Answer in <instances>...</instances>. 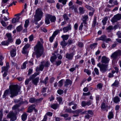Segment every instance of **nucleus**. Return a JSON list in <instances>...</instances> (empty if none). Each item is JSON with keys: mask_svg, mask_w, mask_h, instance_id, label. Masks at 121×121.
Segmentation results:
<instances>
[{"mask_svg": "<svg viewBox=\"0 0 121 121\" xmlns=\"http://www.w3.org/2000/svg\"><path fill=\"white\" fill-rule=\"evenodd\" d=\"M22 52L23 54H27L28 53V52L27 51V49L25 48H23L22 49Z\"/></svg>", "mask_w": 121, "mask_h": 121, "instance_id": "47", "label": "nucleus"}, {"mask_svg": "<svg viewBox=\"0 0 121 121\" xmlns=\"http://www.w3.org/2000/svg\"><path fill=\"white\" fill-rule=\"evenodd\" d=\"M72 82L69 79H66L64 82V86L66 87H67L68 86L72 84Z\"/></svg>", "mask_w": 121, "mask_h": 121, "instance_id": "13", "label": "nucleus"}, {"mask_svg": "<svg viewBox=\"0 0 121 121\" xmlns=\"http://www.w3.org/2000/svg\"><path fill=\"white\" fill-rule=\"evenodd\" d=\"M14 102L15 103H19L18 104H20V105L23 104V101H21L20 100H17L16 99L14 100Z\"/></svg>", "mask_w": 121, "mask_h": 121, "instance_id": "37", "label": "nucleus"}, {"mask_svg": "<svg viewBox=\"0 0 121 121\" xmlns=\"http://www.w3.org/2000/svg\"><path fill=\"white\" fill-rule=\"evenodd\" d=\"M69 9L72 10H73L75 12H77V9L74 5H73L71 7H69Z\"/></svg>", "mask_w": 121, "mask_h": 121, "instance_id": "30", "label": "nucleus"}, {"mask_svg": "<svg viewBox=\"0 0 121 121\" xmlns=\"http://www.w3.org/2000/svg\"><path fill=\"white\" fill-rule=\"evenodd\" d=\"M20 105V104H16L12 107V109L13 110H15L19 107Z\"/></svg>", "mask_w": 121, "mask_h": 121, "instance_id": "45", "label": "nucleus"}, {"mask_svg": "<svg viewBox=\"0 0 121 121\" xmlns=\"http://www.w3.org/2000/svg\"><path fill=\"white\" fill-rule=\"evenodd\" d=\"M64 80V79H61L60 81L58 82L59 84L58 86L59 87H61L63 85V82Z\"/></svg>", "mask_w": 121, "mask_h": 121, "instance_id": "46", "label": "nucleus"}, {"mask_svg": "<svg viewBox=\"0 0 121 121\" xmlns=\"http://www.w3.org/2000/svg\"><path fill=\"white\" fill-rule=\"evenodd\" d=\"M109 59L105 56L102 57L101 62L102 63L105 64L108 63L109 61Z\"/></svg>", "mask_w": 121, "mask_h": 121, "instance_id": "9", "label": "nucleus"}, {"mask_svg": "<svg viewBox=\"0 0 121 121\" xmlns=\"http://www.w3.org/2000/svg\"><path fill=\"white\" fill-rule=\"evenodd\" d=\"M42 63L44 66L47 67L49 66L50 65L48 61H43L41 62Z\"/></svg>", "mask_w": 121, "mask_h": 121, "instance_id": "22", "label": "nucleus"}, {"mask_svg": "<svg viewBox=\"0 0 121 121\" xmlns=\"http://www.w3.org/2000/svg\"><path fill=\"white\" fill-rule=\"evenodd\" d=\"M113 101L115 104H117L120 102V99L118 96H116L113 98Z\"/></svg>", "mask_w": 121, "mask_h": 121, "instance_id": "18", "label": "nucleus"}, {"mask_svg": "<svg viewBox=\"0 0 121 121\" xmlns=\"http://www.w3.org/2000/svg\"><path fill=\"white\" fill-rule=\"evenodd\" d=\"M30 80V79L29 78L26 79L25 81V84L26 85H28L29 84V81Z\"/></svg>", "mask_w": 121, "mask_h": 121, "instance_id": "62", "label": "nucleus"}, {"mask_svg": "<svg viewBox=\"0 0 121 121\" xmlns=\"http://www.w3.org/2000/svg\"><path fill=\"white\" fill-rule=\"evenodd\" d=\"M60 45L62 46V48H64L68 45L67 42H66L65 41L63 40L60 42Z\"/></svg>", "mask_w": 121, "mask_h": 121, "instance_id": "24", "label": "nucleus"}, {"mask_svg": "<svg viewBox=\"0 0 121 121\" xmlns=\"http://www.w3.org/2000/svg\"><path fill=\"white\" fill-rule=\"evenodd\" d=\"M42 45L40 42H38L37 44L34 48V50L36 52V57L37 58L40 56L43 53Z\"/></svg>", "mask_w": 121, "mask_h": 121, "instance_id": "2", "label": "nucleus"}, {"mask_svg": "<svg viewBox=\"0 0 121 121\" xmlns=\"http://www.w3.org/2000/svg\"><path fill=\"white\" fill-rule=\"evenodd\" d=\"M9 89L6 90L4 92L3 96V98H6L10 94L11 95L10 97L13 98L14 96H17L18 94V92L20 90V88H18V85H13L9 87Z\"/></svg>", "mask_w": 121, "mask_h": 121, "instance_id": "1", "label": "nucleus"}, {"mask_svg": "<svg viewBox=\"0 0 121 121\" xmlns=\"http://www.w3.org/2000/svg\"><path fill=\"white\" fill-rule=\"evenodd\" d=\"M121 55V52L119 50L114 52L111 56V57L113 59H116L118 56Z\"/></svg>", "mask_w": 121, "mask_h": 121, "instance_id": "7", "label": "nucleus"}, {"mask_svg": "<svg viewBox=\"0 0 121 121\" xmlns=\"http://www.w3.org/2000/svg\"><path fill=\"white\" fill-rule=\"evenodd\" d=\"M72 26L71 25L69 24L66 26L64 27L63 28V30L64 33H66L69 30H71Z\"/></svg>", "mask_w": 121, "mask_h": 121, "instance_id": "8", "label": "nucleus"}, {"mask_svg": "<svg viewBox=\"0 0 121 121\" xmlns=\"http://www.w3.org/2000/svg\"><path fill=\"white\" fill-rule=\"evenodd\" d=\"M59 107V105L57 104H54L51 105V107L54 109H56Z\"/></svg>", "mask_w": 121, "mask_h": 121, "instance_id": "28", "label": "nucleus"}, {"mask_svg": "<svg viewBox=\"0 0 121 121\" xmlns=\"http://www.w3.org/2000/svg\"><path fill=\"white\" fill-rule=\"evenodd\" d=\"M69 36V35H63L61 36V38L63 40L65 41L68 39Z\"/></svg>", "mask_w": 121, "mask_h": 121, "instance_id": "26", "label": "nucleus"}, {"mask_svg": "<svg viewBox=\"0 0 121 121\" xmlns=\"http://www.w3.org/2000/svg\"><path fill=\"white\" fill-rule=\"evenodd\" d=\"M74 43V42L73 40H72L70 39H69L67 42V44L68 45V46H69L72 43Z\"/></svg>", "mask_w": 121, "mask_h": 121, "instance_id": "41", "label": "nucleus"}, {"mask_svg": "<svg viewBox=\"0 0 121 121\" xmlns=\"http://www.w3.org/2000/svg\"><path fill=\"white\" fill-rule=\"evenodd\" d=\"M74 54L73 53H67L66 54V58L69 60H72Z\"/></svg>", "mask_w": 121, "mask_h": 121, "instance_id": "12", "label": "nucleus"}, {"mask_svg": "<svg viewBox=\"0 0 121 121\" xmlns=\"http://www.w3.org/2000/svg\"><path fill=\"white\" fill-rule=\"evenodd\" d=\"M97 66L100 69V70L102 73H104L106 72L108 70V65L101 64L99 63L97 64Z\"/></svg>", "mask_w": 121, "mask_h": 121, "instance_id": "4", "label": "nucleus"}, {"mask_svg": "<svg viewBox=\"0 0 121 121\" xmlns=\"http://www.w3.org/2000/svg\"><path fill=\"white\" fill-rule=\"evenodd\" d=\"M35 105H32L30 106L28 108L27 112H31L35 108Z\"/></svg>", "mask_w": 121, "mask_h": 121, "instance_id": "16", "label": "nucleus"}, {"mask_svg": "<svg viewBox=\"0 0 121 121\" xmlns=\"http://www.w3.org/2000/svg\"><path fill=\"white\" fill-rule=\"evenodd\" d=\"M85 7L91 11H94V9L89 5H86L85 6Z\"/></svg>", "mask_w": 121, "mask_h": 121, "instance_id": "32", "label": "nucleus"}, {"mask_svg": "<svg viewBox=\"0 0 121 121\" xmlns=\"http://www.w3.org/2000/svg\"><path fill=\"white\" fill-rule=\"evenodd\" d=\"M29 22V21L28 20H26L25 21V23L24 24V27L25 28H27Z\"/></svg>", "mask_w": 121, "mask_h": 121, "instance_id": "44", "label": "nucleus"}, {"mask_svg": "<svg viewBox=\"0 0 121 121\" xmlns=\"http://www.w3.org/2000/svg\"><path fill=\"white\" fill-rule=\"evenodd\" d=\"M44 67V66L42 63V62H41L39 67H37L36 70L37 71H39V70L42 71Z\"/></svg>", "mask_w": 121, "mask_h": 121, "instance_id": "17", "label": "nucleus"}, {"mask_svg": "<svg viewBox=\"0 0 121 121\" xmlns=\"http://www.w3.org/2000/svg\"><path fill=\"white\" fill-rule=\"evenodd\" d=\"M94 71L96 75H98L99 74V70L97 68H95L94 69Z\"/></svg>", "mask_w": 121, "mask_h": 121, "instance_id": "52", "label": "nucleus"}, {"mask_svg": "<svg viewBox=\"0 0 121 121\" xmlns=\"http://www.w3.org/2000/svg\"><path fill=\"white\" fill-rule=\"evenodd\" d=\"M19 112L18 111V112H15V114L13 112H10L8 114L7 117H8L10 118L12 121H14L15 120L17 119V117L16 116V114H17Z\"/></svg>", "mask_w": 121, "mask_h": 121, "instance_id": "5", "label": "nucleus"}, {"mask_svg": "<svg viewBox=\"0 0 121 121\" xmlns=\"http://www.w3.org/2000/svg\"><path fill=\"white\" fill-rule=\"evenodd\" d=\"M113 117V114L112 112H110L109 113V114L108 116V118L110 119L112 118Z\"/></svg>", "mask_w": 121, "mask_h": 121, "instance_id": "31", "label": "nucleus"}, {"mask_svg": "<svg viewBox=\"0 0 121 121\" xmlns=\"http://www.w3.org/2000/svg\"><path fill=\"white\" fill-rule=\"evenodd\" d=\"M63 91L61 89L58 90L57 91L58 94L60 95L62 94L63 93Z\"/></svg>", "mask_w": 121, "mask_h": 121, "instance_id": "56", "label": "nucleus"}, {"mask_svg": "<svg viewBox=\"0 0 121 121\" xmlns=\"http://www.w3.org/2000/svg\"><path fill=\"white\" fill-rule=\"evenodd\" d=\"M3 116V112L1 111H0V121H2Z\"/></svg>", "mask_w": 121, "mask_h": 121, "instance_id": "59", "label": "nucleus"}, {"mask_svg": "<svg viewBox=\"0 0 121 121\" xmlns=\"http://www.w3.org/2000/svg\"><path fill=\"white\" fill-rule=\"evenodd\" d=\"M84 70V72L86 73L88 75H89L91 74V72L89 70L85 69Z\"/></svg>", "mask_w": 121, "mask_h": 121, "instance_id": "50", "label": "nucleus"}, {"mask_svg": "<svg viewBox=\"0 0 121 121\" xmlns=\"http://www.w3.org/2000/svg\"><path fill=\"white\" fill-rule=\"evenodd\" d=\"M16 29L17 32H20L22 30V27L21 25H20L17 27Z\"/></svg>", "mask_w": 121, "mask_h": 121, "instance_id": "39", "label": "nucleus"}, {"mask_svg": "<svg viewBox=\"0 0 121 121\" xmlns=\"http://www.w3.org/2000/svg\"><path fill=\"white\" fill-rule=\"evenodd\" d=\"M113 26H109L107 28V30H108V31H109L110 30H112L113 29Z\"/></svg>", "mask_w": 121, "mask_h": 121, "instance_id": "54", "label": "nucleus"}, {"mask_svg": "<svg viewBox=\"0 0 121 121\" xmlns=\"http://www.w3.org/2000/svg\"><path fill=\"white\" fill-rule=\"evenodd\" d=\"M30 44L27 43L25 45L23 48H25L27 49L29 48L30 47Z\"/></svg>", "mask_w": 121, "mask_h": 121, "instance_id": "55", "label": "nucleus"}, {"mask_svg": "<svg viewBox=\"0 0 121 121\" xmlns=\"http://www.w3.org/2000/svg\"><path fill=\"white\" fill-rule=\"evenodd\" d=\"M76 3L79 5H81L82 4V2L79 1V0H77Z\"/></svg>", "mask_w": 121, "mask_h": 121, "instance_id": "60", "label": "nucleus"}, {"mask_svg": "<svg viewBox=\"0 0 121 121\" xmlns=\"http://www.w3.org/2000/svg\"><path fill=\"white\" fill-rule=\"evenodd\" d=\"M29 101L31 103H36V99L34 98H31L29 99Z\"/></svg>", "mask_w": 121, "mask_h": 121, "instance_id": "38", "label": "nucleus"}, {"mask_svg": "<svg viewBox=\"0 0 121 121\" xmlns=\"http://www.w3.org/2000/svg\"><path fill=\"white\" fill-rule=\"evenodd\" d=\"M121 19V14H117L114 15L111 20V22L114 23L117 22L118 21L120 20Z\"/></svg>", "mask_w": 121, "mask_h": 121, "instance_id": "6", "label": "nucleus"}, {"mask_svg": "<svg viewBox=\"0 0 121 121\" xmlns=\"http://www.w3.org/2000/svg\"><path fill=\"white\" fill-rule=\"evenodd\" d=\"M48 16H49L50 20L51 22H55L56 19V18L55 16L49 14H48Z\"/></svg>", "mask_w": 121, "mask_h": 121, "instance_id": "15", "label": "nucleus"}, {"mask_svg": "<svg viewBox=\"0 0 121 121\" xmlns=\"http://www.w3.org/2000/svg\"><path fill=\"white\" fill-rule=\"evenodd\" d=\"M27 115V113H26L22 114V119L23 121H25L26 119Z\"/></svg>", "mask_w": 121, "mask_h": 121, "instance_id": "25", "label": "nucleus"}, {"mask_svg": "<svg viewBox=\"0 0 121 121\" xmlns=\"http://www.w3.org/2000/svg\"><path fill=\"white\" fill-rule=\"evenodd\" d=\"M39 78L37 77L32 80V83L35 85H37L39 81Z\"/></svg>", "mask_w": 121, "mask_h": 121, "instance_id": "21", "label": "nucleus"}, {"mask_svg": "<svg viewBox=\"0 0 121 121\" xmlns=\"http://www.w3.org/2000/svg\"><path fill=\"white\" fill-rule=\"evenodd\" d=\"M79 10L80 13L81 14H83L84 13L85 11L83 7H80L79 8Z\"/></svg>", "mask_w": 121, "mask_h": 121, "instance_id": "36", "label": "nucleus"}, {"mask_svg": "<svg viewBox=\"0 0 121 121\" xmlns=\"http://www.w3.org/2000/svg\"><path fill=\"white\" fill-rule=\"evenodd\" d=\"M43 13L41 10L39 9H38L36 11L35 14L34 15V21L35 22V24H37L36 22L40 20L42 17Z\"/></svg>", "mask_w": 121, "mask_h": 121, "instance_id": "3", "label": "nucleus"}, {"mask_svg": "<svg viewBox=\"0 0 121 121\" xmlns=\"http://www.w3.org/2000/svg\"><path fill=\"white\" fill-rule=\"evenodd\" d=\"M10 42L8 40L6 41H2L1 43L2 45L3 46L8 45L9 44V42Z\"/></svg>", "mask_w": 121, "mask_h": 121, "instance_id": "29", "label": "nucleus"}, {"mask_svg": "<svg viewBox=\"0 0 121 121\" xmlns=\"http://www.w3.org/2000/svg\"><path fill=\"white\" fill-rule=\"evenodd\" d=\"M16 49L15 48L13 49L10 52V54L12 57L15 56L16 54Z\"/></svg>", "mask_w": 121, "mask_h": 121, "instance_id": "20", "label": "nucleus"}, {"mask_svg": "<svg viewBox=\"0 0 121 121\" xmlns=\"http://www.w3.org/2000/svg\"><path fill=\"white\" fill-rule=\"evenodd\" d=\"M1 23L2 24V25L4 27H5L7 26L5 22L3 21H2L1 22Z\"/></svg>", "mask_w": 121, "mask_h": 121, "instance_id": "63", "label": "nucleus"}, {"mask_svg": "<svg viewBox=\"0 0 121 121\" xmlns=\"http://www.w3.org/2000/svg\"><path fill=\"white\" fill-rule=\"evenodd\" d=\"M49 17L48 16V14H46L45 19V23L47 24H48L50 23L49 20Z\"/></svg>", "mask_w": 121, "mask_h": 121, "instance_id": "19", "label": "nucleus"}, {"mask_svg": "<svg viewBox=\"0 0 121 121\" xmlns=\"http://www.w3.org/2000/svg\"><path fill=\"white\" fill-rule=\"evenodd\" d=\"M67 1V0H59V2L61 3L63 5H65Z\"/></svg>", "mask_w": 121, "mask_h": 121, "instance_id": "43", "label": "nucleus"}, {"mask_svg": "<svg viewBox=\"0 0 121 121\" xmlns=\"http://www.w3.org/2000/svg\"><path fill=\"white\" fill-rule=\"evenodd\" d=\"M35 74L34 73V74L31 75L29 78L31 80L32 79L34 78L36 76Z\"/></svg>", "mask_w": 121, "mask_h": 121, "instance_id": "64", "label": "nucleus"}, {"mask_svg": "<svg viewBox=\"0 0 121 121\" xmlns=\"http://www.w3.org/2000/svg\"><path fill=\"white\" fill-rule=\"evenodd\" d=\"M119 84V82L117 80H115L114 82L112 85L111 86L117 87L118 86Z\"/></svg>", "mask_w": 121, "mask_h": 121, "instance_id": "33", "label": "nucleus"}, {"mask_svg": "<svg viewBox=\"0 0 121 121\" xmlns=\"http://www.w3.org/2000/svg\"><path fill=\"white\" fill-rule=\"evenodd\" d=\"M9 68V64L8 62L6 64V66H4L2 67L1 72L3 73V72H8V70Z\"/></svg>", "mask_w": 121, "mask_h": 121, "instance_id": "10", "label": "nucleus"}, {"mask_svg": "<svg viewBox=\"0 0 121 121\" xmlns=\"http://www.w3.org/2000/svg\"><path fill=\"white\" fill-rule=\"evenodd\" d=\"M121 27V25L120 24H117L114 26L113 28L115 29L118 28H120Z\"/></svg>", "mask_w": 121, "mask_h": 121, "instance_id": "51", "label": "nucleus"}, {"mask_svg": "<svg viewBox=\"0 0 121 121\" xmlns=\"http://www.w3.org/2000/svg\"><path fill=\"white\" fill-rule=\"evenodd\" d=\"M106 36L105 35H103L99 38H97V40H101L105 41Z\"/></svg>", "mask_w": 121, "mask_h": 121, "instance_id": "27", "label": "nucleus"}, {"mask_svg": "<svg viewBox=\"0 0 121 121\" xmlns=\"http://www.w3.org/2000/svg\"><path fill=\"white\" fill-rule=\"evenodd\" d=\"M64 19L66 20H68L69 19V18L68 17L67 14L65 13L63 15Z\"/></svg>", "mask_w": 121, "mask_h": 121, "instance_id": "40", "label": "nucleus"}, {"mask_svg": "<svg viewBox=\"0 0 121 121\" xmlns=\"http://www.w3.org/2000/svg\"><path fill=\"white\" fill-rule=\"evenodd\" d=\"M62 29H60L59 30H57L55 31L54 32L53 34L52 35V36H53L54 37H55L56 35H57L58 33H60V31H62Z\"/></svg>", "mask_w": 121, "mask_h": 121, "instance_id": "23", "label": "nucleus"}, {"mask_svg": "<svg viewBox=\"0 0 121 121\" xmlns=\"http://www.w3.org/2000/svg\"><path fill=\"white\" fill-rule=\"evenodd\" d=\"M97 44V43H94L91 44L90 45V47L92 49L94 48L95 47V46Z\"/></svg>", "mask_w": 121, "mask_h": 121, "instance_id": "49", "label": "nucleus"}, {"mask_svg": "<svg viewBox=\"0 0 121 121\" xmlns=\"http://www.w3.org/2000/svg\"><path fill=\"white\" fill-rule=\"evenodd\" d=\"M57 58V57L56 55H54L51 57V58L50 60L51 62L52 63Z\"/></svg>", "mask_w": 121, "mask_h": 121, "instance_id": "34", "label": "nucleus"}, {"mask_svg": "<svg viewBox=\"0 0 121 121\" xmlns=\"http://www.w3.org/2000/svg\"><path fill=\"white\" fill-rule=\"evenodd\" d=\"M21 43V41L20 39H18L16 40V44L19 45Z\"/></svg>", "mask_w": 121, "mask_h": 121, "instance_id": "57", "label": "nucleus"}, {"mask_svg": "<svg viewBox=\"0 0 121 121\" xmlns=\"http://www.w3.org/2000/svg\"><path fill=\"white\" fill-rule=\"evenodd\" d=\"M69 115L68 113H65L61 114L60 116L61 117H63L65 118H67L68 117Z\"/></svg>", "mask_w": 121, "mask_h": 121, "instance_id": "48", "label": "nucleus"}, {"mask_svg": "<svg viewBox=\"0 0 121 121\" xmlns=\"http://www.w3.org/2000/svg\"><path fill=\"white\" fill-rule=\"evenodd\" d=\"M103 86V85L101 83H99L98 84L97 86V87L99 89H101Z\"/></svg>", "mask_w": 121, "mask_h": 121, "instance_id": "53", "label": "nucleus"}, {"mask_svg": "<svg viewBox=\"0 0 121 121\" xmlns=\"http://www.w3.org/2000/svg\"><path fill=\"white\" fill-rule=\"evenodd\" d=\"M6 36H7L8 38L7 40L10 42H12L13 41L12 39V35L10 33H8L6 34Z\"/></svg>", "mask_w": 121, "mask_h": 121, "instance_id": "14", "label": "nucleus"}, {"mask_svg": "<svg viewBox=\"0 0 121 121\" xmlns=\"http://www.w3.org/2000/svg\"><path fill=\"white\" fill-rule=\"evenodd\" d=\"M28 63V61H26L23 64L22 66V68L24 69L26 68V64Z\"/></svg>", "mask_w": 121, "mask_h": 121, "instance_id": "58", "label": "nucleus"}, {"mask_svg": "<svg viewBox=\"0 0 121 121\" xmlns=\"http://www.w3.org/2000/svg\"><path fill=\"white\" fill-rule=\"evenodd\" d=\"M48 79L49 78L48 77H46L45 79L42 81V82L44 83L45 85L48 82Z\"/></svg>", "mask_w": 121, "mask_h": 121, "instance_id": "42", "label": "nucleus"}, {"mask_svg": "<svg viewBox=\"0 0 121 121\" xmlns=\"http://www.w3.org/2000/svg\"><path fill=\"white\" fill-rule=\"evenodd\" d=\"M91 102L89 100L88 101L86 102L85 101H82V107H84L86 105L89 106L91 105Z\"/></svg>", "mask_w": 121, "mask_h": 121, "instance_id": "11", "label": "nucleus"}, {"mask_svg": "<svg viewBox=\"0 0 121 121\" xmlns=\"http://www.w3.org/2000/svg\"><path fill=\"white\" fill-rule=\"evenodd\" d=\"M117 35L118 36V38H121V32L120 31H119L117 32Z\"/></svg>", "mask_w": 121, "mask_h": 121, "instance_id": "61", "label": "nucleus"}, {"mask_svg": "<svg viewBox=\"0 0 121 121\" xmlns=\"http://www.w3.org/2000/svg\"><path fill=\"white\" fill-rule=\"evenodd\" d=\"M108 19V17H106L104 18L103 19L102 21V22H103L104 25L106 24Z\"/></svg>", "mask_w": 121, "mask_h": 121, "instance_id": "35", "label": "nucleus"}]
</instances>
